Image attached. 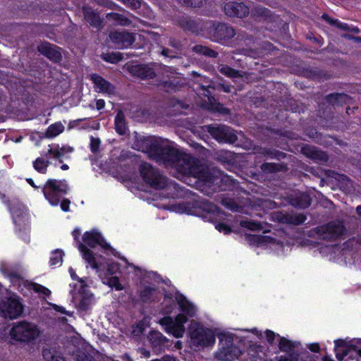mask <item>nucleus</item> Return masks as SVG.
<instances>
[{
    "mask_svg": "<svg viewBox=\"0 0 361 361\" xmlns=\"http://www.w3.org/2000/svg\"><path fill=\"white\" fill-rule=\"evenodd\" d=\"M190 344L195 348H204L212 345L217 337L220 348L215 353V357L219 360H226V334L219 329H212L205 327L202 323L195 320L191 321L188 327Z\"/></svg>",
    "mask_w": 361,
    "mask_h": 361,
    "instance_id": "nucleus-4",
    "label": "nucleus"
},
{
    "mask_svg": "<svg viewBox=\"0 0 361 361\" xmlns=\"http://www.w3.org/2000/svg\"><path fill=\"white\" fill-rule=\"evenodd\" d=\"M145 329V324L143 321L139 322L135 328L133 329V334L135 335H139L144 332Z\"/></svg>",
    "mask_w": 361,
    "mask_h": 361,
    "instance_id": "nucleus-49",
    "label": "nucleus"
},
{
    "mask_svg": "<svg viewBox=\"0 0 361 361\" xmlns=\"http://www.w3.org/2000/svg\"><path fill=\"white\" fill-rule=\"evenodd\" d=\"M69 273H70V275H71V276L72 279H73V280H78V281H79V283H79V288H80V287H81V279H82V281L83 286H86V284H85V279H82V278H79V277L76 275V274H75V271L73 270V269L72 267H70V268H69Z\"/></svg>",
    "mask_w": 361,
    "mask_h": 361,
    "instance_id": "nucleus-51",
    "label": "nucleus"
},
{
    "mask_svg": "<svg viewBox=\"0 0 361 361\" xmlns=\"http://www.w3.org/2000/svg\"><path fill=\"white\" fill-rule=\"evenodd\" d=\"M72 302L75 307L81 312H86L90 310L95 303L94 295L83 286L81 280V287L71 290Z\"/></svg>",
    "mask_w": 361,
    "mask_h": 361,
    "instance_id": "nucleus-11",
    "label": "nucleus"
},
{
    "mask_svg": "<svg viewBox=\"0 0 361 361\" xmlns=\"http://www.w3.org/2000/svg\"><path fill=\"white\" fill-rule=\"evenodd\" d=\"M307 217L303 214H288V215H283L281 218V221L283 222H286L287 224H291L295 225H300L303 224Z\"/></svg>",
    "mask_w": 361,
    "mask_h": 361,
    "instance_id": "nucleus-32",
    "label": "nucleus"
},
{
    "mask_svg": "<svg viewBox=\"0 0 361 361\" xmlns=\"http://www.w3.org/2000/svg\"><path fill=\"white\" fill-rule=\"evenodd\" d=\"M193 50L200 54L207 56L209 57L215 58L217 56V53L214 50L210 49L209 48L202 46V45H196L193 47Z\"/></svg>",
    "mask_w": 361,
    "mask_h": 361,
    "instance_id": "nucleus-43",
    "label": "nucleus"
},
{
    "mask_svg": "<svg viewBox=\"0 0 361 361\" xmlns=\"http://www.w3.org/2000/svg\"><path fill=\"white\" fill-rule=\"evenodd\" d=\"M115 129L116 132L120 135H124L126 131V124L125 121L124 114L119 111L115 117Z\"/></svg>",
    "mask_w": 361,
    "mask_h": 361,
    "instance_id": "nucleus-33",
    "label": "nucleus"
},
{
    "mask_svg": "<svg viewBox=\"0 0 361 361\" xmlns=\"http://www.w3.org/2000/svg\"><path fill=\"white\" fill-rule=\"evenodd\" d=\"M240 225L242 227L252 231H262L263 233H267L270 231L267 228L268 224L267 223L257 222L247 219L240 221Z\"/></svg>",
    "mask_w": 361,
    "mask_h": 361,
    "instance_id": "nucleus-26",
    "label": "nucleus"
},
{
    "mask_svg": "<svg viewBox=\"0 0 361 361\" xmlns=\"http://www.w3.org/2000/svg\"><path fill=\"white\" fill-rule=\"evenodd\" d=\"M314 230L320 239L325 240H335L345 233V227L339 220L317 226Z\"/></svg>",
    "mask_w": 361,
    "mask_h": 361,
    "instance_id": "nucleus-12",
    "label": "nucleus"
},
{
    "mask_svg": "<svg viewBox=\"0 0 361 361\" xmlns=\"http://www.w3.org/2000/svg\"><path fill=\"white\" fill-rule=\"evenodd\" d=\"M73 151V147L68 145L50 144L47 149L41 153V156L32 161V166L37 172L46 174L49 165L58 166L63 161L71 159V154Z\"/></svg>",
    "mask_w": 361,
    "mask_h": 361,
    "instance_id": "nucleus-5",
    "label": "nucleus"
},
{
    "mask_svg": "<svg viewBox=\"0 0 361 361\" xmlns=\"http://www.w3.org/2000/svg\"><path fill=\"white\" fill-rule=\"evenodd\" d=\"M83 13L85 20L93 27L99 28L102 25V20L99 14L89 7L83 8Z\"/></svg>",
    "mask_w": 361,
    "mask_h": 361,
    "instance_id": "nucleus-25",
    "label": "nucleus"
},
{
    "mask_svg": "<svg viewBox=\"0 0 361 361\" xmlns=\"http://www.w3.org/2000/svg\"><path fill=\"white\" fill-rule=\"evenodd\" d=\"M106 19L111 22L114 25L126 26L130 25V20L122 14L110 13L106 15Z\"/></svg>",
    "mask_w": 361,
    "mask_h": 361,
    "instance_id": "nucleus-31",
    "label": "nucleus"
},
{
    "mask_svg": "<svg viewBox=\"0 0 361 361\" xmlns=\"http://www.w3.org/2000/svg\"><path fill=\"white\" fill-rule=\"evenodd\" d=\"M27 182L34 188H38V187L35 184L32 178H27Z\"/></svg>",
    "mask_w": 361,
    "mask_h": 361,
    "instance_id": "nucleus-63",
    "label": "nucleus"
},
{
    "mask_svg": "<svg viewBox=\"0 0 361 361\" xmlns=\"http://www.w3.org/2000/svg\"><path fill=\"white\" fill-rule=\"evenodd\" d=\"M302 153L307 157L315 161L326 162L329 159V157L326 152L318 149L313 146H305L302 148Z\"/></svg>",
    "mask_w": 361,
    "mask_h": 361,
    "instance_id": "nucleus-21",
    "label": "nucleus"
},
{
    "mask_svg": "<svg viewBox=\"0 0 361 361\" xmlns=\"http://www.w3.org/2000/svg\"><path fill=\"white\" fill-rule=\"evenodd\" d=\"M227 209H231L233 212H240L243 210L242 207L234 204L231 200H227Z\"/></svg>",
    "mask_w": 361,
    "mask_h": 361,
    "instance_id": "nucleus-52",
    "label": "nucleus"
},
{
    "mask_svg": "<svg viewBox=\"0 0 361 361\" xmlns=\"http://www.w3.org/2000/svg\"><path fill=\"white\" fill-rule=\"evenodd\" d=\"M139 170L143 180L154 189L174 186L172 183H169L166 177L161 175L158 170L146 162L140 164Z\"/></svg>",
    "mask_w": 361,
    "mask_h": 361,
    "instance_id": "nucleus-10",
    "label": "nucleus"
},
{
    "mask_svg": "<svg viewBox=\"0 0 361 361\" xmlns=\"http://www.w3.org/2000/svg\"><path fill=\"white\" fill-rule=\"evenodd\" d=\"M50 305L56 312H61L62 314H66L70 317L73 316V312L66 311L65 307H63L62 306H59L56 304H50Z\"/></svg>",
    "mask_w": 361,
    "mask_h": 361,
    "instance_id": "nucleus-50",
    "label": "nucleus"
},
{
    "mask_svg": "<svg viewBox=\"0 0 361 361\" xmlns=\"http://www.w3.org/2000/svg\"><path fill=\"white\" fill-rule=\"evenodd\" d=\"M238 139V135L233 129L227 128V143L235 144Z\"/></svg>",
    "mask_w": 361,
    "mask_h": 361,
    "instance_id": "nucleus-47",
    "label": "nucleus"
},
{
    "mask_svg": "<svg viewBox=\"0 0 361 361\" xmlns=\"http://www.w3.org/2000/svg\"><path fill=\"white\" fill-rule=\"evenodd\" d=\"M91 80L94 84V88L97 92L109 96L115 94V86L100 75L97 74H92L91 75Z\"/></svg>",
    "mask_w": 361,
    "mask_h": 361,
    "instance_id": "nucleus-18",
    "label": "nucleus"
},
{
    "mask_svg": "<svg viewBox=\"0 0 361 361\" xmlns=\"http://www.w3.org/2000/svg\"><path fill=\"white\" fill-rule=\"evenodd\" d=\"M246 238L250 244H255L257 245H262L264 244L269 243L272 240L271 237L262 235L250 234L246 236Z\"/></svg>",
    "mask_w": 361,
    "mask_h": 361,
    "instance_id": "nucleus-35",
    "label": "nucleus"
},
{
    "mask_svg": "<svg viewBox=\"0 0 361 361\" xmlns=\"http://www.w3.org/2000/svg\"><path fill=\"white\" fill-rule=\"evenodd\" d=\"M161 54V55L166 56V57H170V58L174 57L173 55L170 54V51L166 48H163Z\"/></svg>",
    "mask_w": 361,
    "mask_h": 361,
    "instance_id": "nucleus-59",
    "label": "nucleus"
},
{
    "mask_svg": "<svg viewBox=\"0 0 361 361\" xmlns=\"http://www.w3.org/2000/svg\"><path fill=\"white\" fill-rule=\"evenodd\" d=\"M105 106V102L104 100L100 99H97V102H96V108L98 110H101Z\"/></svg>",
    "mask_w": 361,
    "mask_h": 361,
    "instance_id": "nucleus-56",
    "label": "nucleus"
},
{
    "mask_svg": "<svg viewBox=\"0 0 361 361\" xmlns=\"http://www.w3.org/2000/svg\"><path fill=\"white\" fill-rule=\"evenodd\" d=\"M60 202L61 209L63 212H68L71 202L68 199H63L61 200Z\"/></svg>",
    "mask_w": 361,
    "mask_h": 361,
    "instance_id": "nucleus-53",
    "label": "nucleus"
},
{
    "mask_svg": "<svg viewBox=\"0 0 361 361\" xmlns=\"http://www.w3.org/2000/svg\"><path fill=\"white\" fill-rule=\"evenodd\" d=\"M343 38L348 39L349 40H352L355 42V39L356 38L355 36L351 35L350 34H343L341 35Z\"/></svg>",
    "mask_w": 361,
    "mask_h": 361,
    "instance_id": "nucleus-61",
    "label": "nucleus"
},
{
    "mask_svg": "<svg viewBox=\"0 0 361 361\" xmlns=\"http://www.w3.org/2000/svg\"><path fill=\"white\" fill-rule=\"evenodd\" d=\"M134 148L146 153L157 164L174 169L175 176L188 185L226 204L225 194L218 195L224 189L221 171L206 169L197 159L180 151L173 142L160 137H143L137 140Z\"/></svg>",
    "mask_w": 361,
    "mask_h": 361,
    "instance_id": "nucleus-1",
    "label": "nucleus"
},
{
    "mask_svg": "<svg viewBox=\"0 0 361 361\" xmlns=\"http://www.w3.org/2000/svg\"><path fill=\"white\" fill-rule=\"evenodd\" d=\"M83 259L90 267L96 270L104 283L107 284L110 287L115 288L117 290H121L123 288L118 277L114 276H108L106 274H104L103 276V272L101 271L100 267L96 261V257L94 255H92L90 252H83Z\"/></svg>",
    "mask_w": 361,
    "mask_h": 361,
    "instance_id": "nucleus-13",
    "label": "nucleus"
},
{
    "mask_svg": "<svg viewBox=\"0 0 361 361\" xmlns=\"http://www.w3.org/2000/svg\"><path fill=\"white\" fill-rule=\"evenodd\" d=\"M322 18L329 25L335 26L340 30H345V29H348V25L347 23H342L338 19L332 18L327 14H323Z\"/></svg>",
    "mask_w": 361,
    "mask_h": 361,
    "instance_id": "nucleus-41",
    "label": "nucleus"
},
{
    "mask_svg": "<svg viewBox=\"0 0 361 361\" xmlns=\"http://www.w3.org/2000/svg\"><path fill=\"white\" fill-rule=\"evenodd\" d=\"M66 180L48 179L42 188L45 199L51 206H57L69 191Z\"/></svg>",
    "mask_w": 361,
    "mask_h": 361,
    "instance_id": "nucleus-8",
    "label": "nucleus"
},
{
    "mask_svg": "<svg viewBox=\"0 0 361 361\" xmlns=\"http://www.w3.org/2000/svg\"><path fill=\"white\" fill-rule=\"evenodd\" d=\"M11 212L16 231L25 242L30 241L28 214L25 207L18 200H8L6 203Z\"/></svg>",
    "mask_w": 361,
    "mask_h": 361,
    "instance_id": "nucleus-6",
    "label": "nucleus"
},
{
    "mask_svg": "<svg viewBox=\"0 0 361 361\" xmlns=\"http://www.w3.org/2000/svg\"><path fill=\"white\" fill-rule=\"evenodd\" d=\"M161 65L154 64H136L129 67V71L131 74L141 79H150L155 76V68L159 67Z\"/></svg>",
    "mask_w": 361,
    "mask_h": 361,
    "instance_id": "nucleus-16",
    "label": "nucleus"
},
{
    "mask_svg": "<svg viewBox=\"0 0 361 361\" xmlns=\"http://www.w3.org/2000/svg\"><path fill=\"white\" fill-rule=\"evenodd\" d=\"M325 99L328 103L333 106L342 105L348 103L350 99V97L345 93L329 94L326 96Z\"/></svg>",
    "mask_w": 361,
    "mask_h": 361,
    "instance_id": "nucleus-28",
    "label": "nucleus"
},
{
    "mask_svg": "<svg viewBox=\"0 0 361 361\" xmlns=\"http://www.w3.org/2000/svg\"><path fill=\"white\" fill-rule=\"evenodd\" d=\"M257 152L262 155L268 156L271 159H275L277 160H281L286 157V153L271 148L259 147L257 149Z\"/></svg>",
    "mask_w": 361,
    "mask_h": 361,
    "instance_id": "nucleus-29",
    "label": "nucleus"
},
{
    "mask_svg": "<svg viewBox=\"0 0 361 361\" xmlns=\"http://www.w3.org/2000/svg\"><path fill=\"white\" fill-rule=\"evenodd\" d=\"M96 261L98 265L100 267V269L103 272V274H106L108 276H113L119 270V267L117 263L112 262L107 264L106 270H104L102 267H104V266L98 260L97 257Z\"/></svg>",
    "mask_w": 361,
    "mask_h": 361,
    "instance_id": "nucleus-40",
    "label": "nucleus"
},
{
    "mask_svg": "<svg viewBox=\"0 0 361 361\" xmlns=\"http://www.w3.org/2000/svg\"><path fill=\"white\" fill-rule=\"evenodd\" d=\"M38 50L47 58L54 61H59L61 57V53L58 50V47L48 42L39 44Z\"/></svg>",
    "mask_w": 361,
    "mask_h": 361,
    "instance_id": "nucleus-22",
    "label": "nucleus"
},
{
    "mask_svg": "<svg viewBox=\"0 0 361 361\" xmlns=\"http://www.w3.org/2000/svg\"><path fill=\"white\" fill-rule=\"evenodd\" d=\"M64 252L62 250L56 249L51 254L49 264L51 267L61 266L63 262Z\"/></svg>",
    "mask_w": 361,
    "mask_h": 361,
    "instance_id": "nucleus-37",
    "label": "nucleus"
},
{
    "mask_svg": "<svg viewBox=\"0 0 361 361\" xmlns=\"http://www.w3.org/2000/svg\"><path fill=\"white\" fill-rule=\"evenodd\" d=\"M179 3L187 6L199 8L203 6L206 0H178Z\"/></svg>",
    "mask_w": 361,
    "mask_h": 361,
    "instance_id": "nucleus-46",
    "label": "nucleus"
},
{
    "mask_svg": "<svg viewBox=\"0 0 361 361\" xmlns=\"http://www.w3.org/2000/svg\"><path fill=\"white\" fill-rule=\"evenodd\" d=\"M260 168L264 173H274L286 170V166L283 164L264 163Z\"/></svg>",
    "mask_w": 361,
    "mask_h": 361,
    "instance_id": "nucleus-36",
    "label": "nucleus"
},
{
    "mask_svg": "<svg viewBox=\"0 0 361 361\" xmlns=\"http://www.w3.org/2000/svg\"><path fill=\"white\" fill-rule=\"evenodd\" d=\"M309 349L314 353H317L320 350V347L317 343L310 344L309 346Z\"/></svg>",
    "mask_w": 361,
    "mask_h": 361,
    "instance_id": "nucleus-57",
    "label": "nucleus"
},
{
    "mask_svg": "<svg viewBox=\"0 0 361 361\" xmlns=\"http://www.w3.org/2000/svg\"><path fill=\"white\" fill-rule=\"evenodd\" d=\"M345 31H349L354 33H359L360 32V29L357 27H353L348 25V29H345Z\"/></svg>",
    "mask_w": 361,
    "mask_h": 361,
    "instance_id": "nucleus-60",
    "label": "nucleus"
},
{
    "mask_svg": "<svg viewBox=\"0 0 361 361\" xmlns=\"http://www.w3.org/2000/svg\"><path fill=\"white\" fill-rule=\"evenodd\" d=\"M227 343H230L231 341H233V335L231 333L227 332Z\"/></svg>",
    "mask_w": 361,
    "mask_h": 361,
    "instance_id": "nucleus-64",
    "label": "nucleus"
},
{
    "mask_svg": "<svg viewBox=\"0 0 361 361\" xmlns=\"http://www.w3.org/2000/svg\"><path fill=\"white\" fill-rule=\"evenodd\" d=\"M207 132L219 142H226V128L224 126H207Z\"/></svg>",
    "mask_w": 361,
    "mask_h": 361,
    "instance_id": "nucleus-27",
    "label": "nucleus"
},
{
    "mask_svg": "<svg viewBox=\"0 0 361 361\" xmlns=\"http://www.w3.org/2000/svg\"><path fill=\"white\" fill-rule=\"evenodd\" d=\"M287 198L290 204L299 209H306L310 206L312 202V199L308 193L299 190L293 191Z\"/></svg>",
    "mask_w": 361,
    "mask_h": 361,
    "instance_id": "nucleus-17",
    "label": "nucleus"
},
{
    "mask_svg": "<svg viewBox=\"0 0 361 361\" xmlns=\"http://www.w3.org/2000/svg\"><path fill=\"white\" fill-rule=\"evenodd\" d=\"M24 305L22 299L12 293L0 299V316L9 319H16L22 316Z\"/></svg>",
    "mask_w": 361,
    "mask_h": 361,
    "instance_id": "nucleus-9",
    "label": "nucleus"
},
{
    "mask_svg": "<svg viewBox=\"0 0 361 361\" xmlns=\"http://www.w3.org/2000/svg\"><path fill=\"white\" fill-rule=\"evenodd\" d=\"M169 43L171 47L178 48V43L175 42V40L173 39L172 38H169Z\"/></svg>",
    "mask_w": 361,
    "mask_h": 361,
    "instance_id": "nucleus-62",
    "label": "nucleus"
},
{
    "mask_svg": "<svg viewBox=\"0 0 361 361\" xmlns=\"http://www.w3.org/2000/svg\"><path fill=\"white\" fill-rule=\"evenodd\" d=\"M299 343L291 341L284 337H280L279 348L281 351L285 352L288 354L290 357L298 355L295 352V349L298 348Z\"/></svg>",
    "mask_w": 361,
    "mask_h": 361,
    "instance_id": "nucleus-24",
    "label": "nucleus"
},
{
    "mask_svg": "<svg viewBox=\"0 0 361 361\" xmlns=\"http://www.w3.org/2000/svg\"><path fill=\"white\" fill-rule=\"evenodd\" d=\"M335 353L336 358L339 361H342L345 357L352 354V350L345 347V342L343 341L337 340L335 341Z\"/></svg>",
    "mask_w": 361,
    "mask_h": 361,
    "instance_id": "nucleus-30",
    "label": "nucleus"
},
{
    "mask_svg": "<svg viewBox=\"0 0 361 361\" xmlns=\"http://www.w3.org/2000/svg\"><path fill=\"white\" fill-rule=\"evenodd\" d=\"M109 39L118 49L130 47L135 42L133 33L126 31H114L109 34Z\"/></svg>",
    "mask_w": 361,
    "mask_h": 361,
    "instance_id": "nucleus-15",
    "label": "nucleus"
},
{
    "mask_svg": "<svg viewBox=\"0 0 361 361\" xmlns=\"http://www.w3.org/2000/svg\"><path fill=\"white\" fill-rule=\"evenodd\" d=\"M30 288L35 292L41 293L44 296H49L51 291L46 287L35 283H32L30 286Z\"/></svg>",
    "mask_w": 361,
    "mask_h": 361,
    "instance_id": "nucleus-44",
    "label": "nucleus"
},
{
    "mask_svg": "<svg viewBox=\"0 0 361 361\" xmlns=\"http://www.w3.org/2000/svg\"><path fill=\"white\" fill-rule=\"evenodd\" d=\"M176 305L178 306L179 313L175 317H164L159 319V323L164 327V331L172 334L176 338H182L185 333V324L189 319L197 315V308L183 295L177 293L175 300L165 297L162 302V312L165 314H171Z\"/></svg>",
    "mask_w": 361,
    "mask_h": 361,
    "instance_id": "nucleus-2",
    "label": "nucleus"
},
{
    "mask_svg": "<svg viewBox=\"0 0 361 361\" xmlns=\"http://www.w3.org/2000/svg\"><path fill=\"white\" fill-rule=\"evenodd\" d=\"M72 235L74 238V240H75L76 247L80 250V253L82 254V256L83 257V252H90L92 255V252L87 249L85 245H83L80 241H79V237L80 235V230L79 228H75L73 231Z\"/></svg>",
    "mask_w": 361,
    "mask_h": 361,
    "instance_id": "nucleus-42",
    "label": "nucleus"
},
{
    "mask_svg": "<svg viewBox=\"0 0 361 361\" xmlns=\"http://www.w3.org/2000/svg\"><path fill=\"white\" fill-rule=\"evenodd\" d=\"M165 208L177 214L198 216L214 224L216 230L226 234L225 214L208 202L185 201L169 204Z\"/></svg>",
    "mask_w": 361,
    "mask_h": 361,
    "instance_id": "nucleus-3",
    "label": "nucleus"
},
{
    "mask_svg": "<svg viewBox=\"0 0 361 361\" xmlns=\"http://www.w3.org/2000/svg\"><path fill=\"white\" fill-rule=\"evenodd\" d=\"M40 335L38 326L30 322L22 321L14 323L9 331L12 341L30 343L35 341Z\"/></svg>",
    "mask_w": 361,
    "mask_h": 361,
    "instance_id": "nucleus-7",
    "label": "nucleus"
},
{
    "mask_svg": "<svg viewBox=\"0 0 361 361\" xmlns=\"http://www.w3.org/2000/svg\"><path fill=\"white\" fill-rule=\"evenodd\" d=\"M140 297L142 302H149L153 301L159 293L154 284L142 285L139 289Z\"/></svg>",
    "mask_w": 361,
    "mask_h": 361,
    "instance_id": "nucleus-23",
    "label": "nucleus"
},
{
    "mask_svg": "<svg viewBox=\"0 0 361 361\" xmlns=\"http://www.w3.org/2000/svg\"><path fill=\"white\" fill-rule=\"evenodd\" d=\"M298 357V355H294L293 357H286L281 355L279 357H276L275 359L276 361H297Z\"/></svg>",
    "mask_w": 361,
    "mask_h": 361,
    "instance_id": "nucleus-55",
    "label": "nucleus"
},
{
    "mask_svg": "<svg viewBox=\"0 0 361 361\" xmlns=\"http://www.w3.org/2000/svg\"><path fill=\"white\" fill-rule=\"evenodd\" d=\"M83 241L85 244L91 247L99 246L105 251H110L114 256H117V252L107 243L103 236L97 230L86 231L82 236Z\"/></svg>",
    "mask_w": 361,
    "mask_h": 361,
    "instance_id": "nucleus-14",
    "label": "nucleus"
},
{
    "mask_svg": "<svg viewBox=\"0 0 361 361\" xmlns=\"http://www.w3.org/2000/svg\"><path fill=\"white\" fill-rule=\"evenodd\" d=\"M102 59L107 62L116 63L122 59V56L121 53L117 52L103 54Z\"/></svg>",
    "mask_w": 361,
    "mask_h": 361,
    "instance_id": "nucleus-45",
    "label": "nucleus"
},
{
    "mask_svg": "<svg viewBox=\"0 0 361 361\" xmlns=\"http://www.w3.org/2000/svg\"><path fill=\"white\" fill-rule=\"evenodd\" d=\"M242 351L239 346L231 344L230 345H227V361H232L236 358H238Z\"/></svg>",
    "mask_w": 361,
    "mask_h": 361,
    "instance_id": "nucleus-39",
    "label": "nucleus"
},
{
    "mask_svg": "<svg viewBox=\"0 0 361 361\" xmlns=\"http://www.w3.org/2000/svg\"><path fill=\"white\" fill-rule=\"evenodd\" d=\"M64 130V126L61 123L51 124L47 128L46 135L48 137H54L61 133Z\"/></svg>",
    "mask_w": 361,
    "mask_h": 361,
    "instance_id": "nucleus-38",
    "label": "nucleus"
},
{
    "mask_svg": "<svg viewBox=\"0 0 361 361\" xmlns=\"http://www.w3.org/2000/svg\"><path fill=\"white\" fill-rule=\"evenodd\" d=\"M249 13V8L243 3H227V16L238 18L245 17Z\"/></svg>",
    "mask_w": 361,
    "mask_h": 361,
    "instance_id": "nucleus-20",
    "label": "nucleus"
},
{
    "mask_svg": "<svg viewBox=\"0 0 361 361\" xmlns=\"http://www.w3.org/2000/svg\"><path fill=\"white\" fill-rule=\"evenodd\" d=\"M235 35V30L233 27L227 26V38H231Z\"/></svg>",
    "mask_w": 361,
    "mask_h": 361,
    "instance_id": "nucleus-58",
    "label": "nucleus"
},
{
    "mask_svg": "<svg viewBox=\"0 0 361 361\" xmlns=\"http://www.w3.org/2000/svg\"><path fill=\"white\" fill-rule=\"evenodd\" d=\"M42 355L46 361H65L62 357L55 354V351L51 348L43 349ZM82 361H91V359L85 356V359Z\"/></svg>",
    "mask_w": 361,
    "mask_h": 361,
    "instance_id": "nucleus-34",
    "label": "nucleus"
},
{
    "mask_svg": "<svg viewBox=\"0 0 361 361\" xmlns=\"http://www.w3.org/2000/svg\"><path fill=\"white\" fill-rule=\"evenodd\" d=\"M100 146V140L99 138H95L92 136L90 137V150L93 153H96L99 151V148Z\"/></svg>",
    "mask_w": 361,
    "mask_h": 361,
    "instance_id": "nucleus-48",
    "label": "nucleus"
},
{
    "mask_svg": "<svg viewBox=\"0 0 361 361\" xmlns=\"http://www.w3.org/2000/svg\"><path fill=\"white\" fill-rule=\"evenodd\" d=\"M148 340L151 343L152 350L156 353H159L169 347L170 341L158 331H152L149 332Z\"/></svg>",
    "mask_w": 361,
    "mask_h": 361,
    "instance_id": "nucleus-19",
    "label": "nucleus"
},
{
    "mask_svg": "<svg viewBox=\"0 0 361 361\" xmlns=\"http://www.w3.org/2000/svg\"><path fill=\"white\" fill-rule=\"evenodd\" d=\"M265 335H266V338H267V341L270 344H272L274 342V338L276 336L275 333L271 330H267L265 331Z\"/></svg>",
    "mask_w": 361,
    "mask_h": 361,
    "instance_id": "nucleus-54",
    "label": "nucleus"
}]
</instances>
